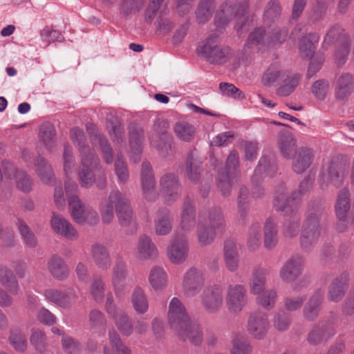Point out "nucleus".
Segmentation results:
<instances>
[{
  "label": "nucleus",
  "instance_id": "28",
  "mask_svg": "<svg viewBox=\"0 0 354 354\" xmlns=\"http://www.w3.org/2000/svg\"><path fill=\"white\" fill-rule=\"evenodd\" d=\"M268 274L269 270L266 268L256 267L252 270L248 284L251 294L260 295L266 290V277Z\"/></svg>",
  "mask_w": 354,
  "mask_h": 354
},
{
  "label": "nucleus",
  "instance_id": "1",
  "mask_svg": "<svg viewBox=\"0 0 354 354\" xmlns=\"http://www.w3.org/2000/svg\"><path fill=\"white\" fill-rule=\"evenodd\" d=\"M169 323L183 341L189 340L194 345H199L203 335L199 325L192 322L183 304L177 297H173L169 305Z\"/></svg>",
  "mask_w": 354,
  "mask_h": 354
},
{
  "label": "nucleus",
  "instance_id": "61",
  "mask_svg": "<svg viewBox=\"0 0 354 354\" xmlns=\"http://www.w3.org/2000/svg\"><path fill=\"white\" fill-rule=\"evenodd\" d=\"M201 165L199 161L189 156L186 161V174L192 182H197L201 174Z\"/></svg>",
  "mask_w": 354,
  "mask_h": 354
},
{
  "label": "nucleus",
  "instance_id": "23",
  "mask_svg": "<svg viewBox=\"0 0 354 354\" xmlns=\"http://www.w3.org/2000/svg\"><path fill=\"white\" fill-rule=\"evenodd\" d=\"M354 92V75L344 72L340 74L335 84V97L339 100H347Z\"/></svg>",
  "mask_w": 354,
  "mask_h": 354
},
{
  "label": "nucleus",
  "instance_id": "52",
  "mask_svg": "<svg viewBox=\"0 0 354 354\" xmlns=\"http://www.w3.org/2000/svg\"><path fill=\"white\" fill-rule=\"evenodd\" d=\"M149 282L156 290L164 288L167 283L166 272L160 267L152 268L149 274Z\"/></svg>",
  "mask_w": 354,
  "mask_h": 354
},
{
  "label": "nucleus",
  "instance_id": "32",
  "mask_svg": "<svg viewBox=\"0 0 354 354\" xmlns=\"http://www.w3.org/2000/svg\"><path fill=\"white\" fill-rule=\"evenodd\" d=\"M35 171L42 183L50 185L55 180L53 169L49 162L43 157L35 160Z\"/></svg>",
  "mask_w": 354,
  "mask_h": 354
},
{
  "label": "nucleus",
  "instance_id": "21",
  "mask_svg": "<svg viewBox=\"0 0 354 354\" xmlns=\"http://www.w3.org/2000/svg\"><path fill=\"white\" fill-rule=\"evenodd\" d=\"M196 207L194 201L186 197L181 207L179 227L184 232H191L196 226Z\"/></svg>",
  "mask_w": 354,
  "mask_h": 354
},
{
  "label": "nucleus",
  "instance_id": "60",
  "mask_svg": "<svg viewBox=\"0 0 354 354\" xmlns=\"http://www.w3.org/2000/svg\"><path fill=\"white\" fill-rule=\"evenodd\" d=\"M108 335L110 344L116 354H131V350L122 342L114 328L109 330Z\"/></svg>",
  "mask_w": 354,
  "mask_h": 354
},
{
  "label": "nucleus",
  "instance_id": "41",
  "mask_svg": "<svg viewBox=\"0 0 354 354\" xmlns=\"http://www.w3.org/2000/svg\"><path fill=\"white\" fill-rule=\"evenodd\" d=\"M174 131L179 140L184 142H191L195 137L196 128L186 121H180L175 124Z\"/></svg>",
  "mask_w": 354,
  "mask_h": 354
},
{
  "label": "nucleus",
  "instance_id": "19",
  "mask_svg": "<svg viewBox=\"0 0 354 354\" xmlns=\"http://www.w3.org/2000/svg\"><path fill=\"white\" fill-rule=\"evenodd\" d=\"M304 261L299 254L290 257L281 267L279 276L284 282H292L296 280L302 273Z\"/></svg>",
  "mask_w": 354,
  "mask_h": 354
},
{
  "label": "nucleus",
  "instance_id": "40",
  "mask_svg": "<svg viewBox=\"0 0 354 354\" xmlns=\"http://www.w3.org/2000/svg\"><path fill=\"white\" fill-rule=\"evenodd\" d=\"M277 223L272 218L266 220L264 224L263 237L264 246L267 249L274 248L278 243Z\"/></svg>",
  "mask_w": 354,
  "mask_h": 354
},
{
  "label": "nucleus",
  "instance_id": "22",
  "mask_svg": "<svg viewBox=\"0 0 354 354\" xmlns=\"http://www.w3.org/2000/svg\"><path fill=\"white\" fill-rule=\"evenodd\" d=\"M315 158L314 151L307 147H301L294 154L292 162V169L297 174L305 172L312 165Z\"/></svg>",
  "mask_w": 354,
  "mask_h": 354
},
{
  "label": "nucleus",
  "instance_id": "25",
  "mask_svg": "<svg viewBox=\"0 0 354 354\" xmlns=\"http://www.w3.org/2000/svg\"><path fill=\"white\" fill-rule=\"evenodd\" d=\"M334 334L335 330L330 322H319L309 333L308 341L313 345L320 344L326 342Z\"/></svg>",
  "mask_w": 354,
  "mask_h": 354
},
{
  "label": "nucleus",
  "instance_id": "55",
  "mask_svg": "<svg viewBox=\"0 0 354 354\" xmlns=\"http://www.w3.org/2000/svg\"><path fill=\"white\" fill-rule=\"evenodd\" d=\"M8 341L18 352H24L27 348L26 336L21 329L14 328L10 330Z\"/></svg>",
  "mask_w": 354,
  "mask_h": 354
},
{
  "label": "nucleus",
  "instance_id": "31",
  "mask_svg": "<svg viewBox=\"0 0 354 354\" xmlns=\"http://www.w3.org/2000/svg\"><path fill=\"white\" fill-rule=\"evenodd\" d=\"M135 254L138 259L145 260L155 257L158 250L151 238L143 234L138 239Z\"/></svg>",
  "mask_w": 354,
  "mask_h": 354
},
{
  "label": "nucleus",
  "instance_id": "39",
  "mask_svg": "<svg viewBox=\"0 0 354 354\" xmlns=\"http://www.w3.org/2000/svg\"><path fill=\"white\" fill-rule=\"evenodd\" d=\"M351 209L350 192L348 189H341L337 197L335 205V215L337 217L348 216Z\"/></svg>",
  "mask_w": 354,
  "mask_h": 354
},
{
  "label": "nucleus",
  "instance_id": "3",
  "mask_svg": "<svg viewBox=\"0 0 354 354\" xmlns=\"http://www.w3.org/2000/svg\"><path fill=\"white\" fill-rule=\"evenodd\" d=\"M313 180L310 178H304L298 189L291 194H288L283 184L280 185L276 189L274 199V207L277 211L286 213H292L299 208L301 196L310 190Z\"/></svg>",
  "mask_w": 354,
  "mask_h": 354
},
{
  "label": "nucleus",
  "instance_id": "38",
  "mask_svg": "<svg viewBox=\"0 0 354 354\" xmlns=\"http://www.w3.org/2000/svg\"><path fill=\"white\" fill-rule=\"evenodd\" d=\"M127 275V270L125 263L122 260L117 259L112 269L111 277L112 283L116 294L122 290Z\"/></svg>",
  "mask_w": 354,
  "mask_h": 354
},
{
  "label": "nucleus",
  "instance_id": "56",
  "mask_svg": "<svg viewBox=\"0 0 354 354\" xmlns=\"http://www.w3.org/2000/svg\"><path fill=\"white\" fill-rule=\"evenodd\" d=\"M297 211L292 213H286V215H291L292 218L286 221L283 227V234L288 239H292L297 236L300 227L299 221L300 218L296 214Z\"/></svg>",
  "mask_w": 354,
  "mask_h": 354
},
{
  "label": "nucleus",
  "instance_id": "14",
  "mask_svg": "<svg viewBox=\"0 0 354 354\" xmlns=\"http://www.w3.org/2000/svg\"><path fill=\"white\" fill-rule=\"evenodd\" d=\"M160 187L165 202L171 205L181 195V187L178 177L171 173L164 174L160 179Z\"/></svg>",
  "mask_w": 354,
  "mask_h": 354
},
{
  "label": "nucleus",
  "instance_id": "6",
  "mask_svg": "<svg viewBox=\"0 0 354 354\" xmlns=\"http://www.w3.org/2000/svg\"><path fill=\"white\" fill-rule=\"evenodd\" d=\"M197 52L210 64H222L232 57V50L228 46H222L219 42L218 36L211 34L197 48Z\"/></svg>",
  "mask_w": 354,
  "mask_h": 354
},
{
  "label": "nucleus",
  "instance_id": "43",
  "mask_svg": "<svg viewBox=\"0 0 354 354\" xmlns=\"http://www.w3.org/2000/svg\"><path fill=\"white\" fill-rule=\"evenodd\" d=\"M318 40V37L314 34H308L301 39L299 49L302 58L309 59L313 57L315 50V44Z\"/></svg>",
  "mask_w": 354,
  "mask_h": 354
},
{
  "label": "nucleus",
  "instance_id": "44",
  "mask_svg": "<svg viewBox=\"0 0 354 354\" xmlns=\"http://www.w3.org/2000/svg\"><path fill=\"white\" fill-rule=\"evenodd\" d=\"M271 166L270 160L267 157H262L259 162V165L254 170V174L252 177V181L257 187L253 191V194L256 197H259L263 194L262 188L258 187V183L262 178L263 173L268 174V169Z\"/></svg>",
  "mask_w": 354,
  "mask_h": 354
},
{
  "label": "nucleus",
  "instance_id": "62",
  "mask_svg": "<svg viewBox=\"0 0 354 354\" xmlns=\"http://www.w3.org/2000/svg\"><path fill=\"white\" fill-rule=\"evenodd\" d=\"M64 171L67 178L72 176L75 167V159L73 156V149L69 145H65L63 152Z\"/></svg>",
  "mask_w": 354,
  "mask_h": 354
},
{
  "label": "nucleus",
  "instance_id": "35",
  "mask_svg": "<svg viewBox=\"0 0 354 354\" xmlns=\"http://www.w3.org/2000/svg\"><path fill=\"white\" fill-rule=\"evenodd\" d=\"M0 284L11 295H17L19 285L13 271L4 265H0Z\"/></svg>",
  "mask_w": 354,
  "mask_h": 354
},
{
  "label": "nucleus",
  "instance_id": "46",
  "mask_svg": "<svg viewBox=\"0 0 354 354\" xmlns=\"http://www.w3.org/2000/svg\"><path fill=\"white\" fill-rule=\"evenodd\" d=\"M39 136L41 142L49 150L55 145L56 131L50 122H44L39 127Z\"/></svg>",
  "mask_w": 354,
  "mask_h": 354
},
{
  "label": "nucleus",
  "instance_id": "15",
  "mask_svg": "<svg viewBox=\"0 0 354 354\" xmlns=\"http://www.w3.org/2000/svg\"><path fill=\"white\" fill-rule=\"evenodd\" d=\"M269 327L270 322L265 313L256 311L249 316L247 324L248 331L255 339L264 338Z\"/></svg>",
  "mask_w": 354,
  "mask_h": 354
},
{
  "label": "nucleus",
  "instance_id": "11",
  "mask_svg": "<svg viewBox=\"0 0 354 354\" xmlns=\"http://www.w3.org/2000/svg\"><path fill=\"white\" fill-rule=\"evenodd\" d=\"M189 254V242L184 233L176 232L167 250V256L170 261L180 264L185 261Z\"/></svg>",
  "mask_w": 354,
  "mask_h": 354
},
{
  "label": "nucleus",
  "instance_id": "8",
  "mask_svg": "<svg viewBox=\"0 0 354 354\" xmlns=\"http://www.w3.org/2000/svg\"><path fill=\"white\" fill-rule=\"evenodd\" d=\"M205 276L199 268L192 267L185 273L182 281V290L186 297L192 298L198 295L203 289Z\"/></svg>",
  "mask_w": 354,
  "mask_h": 354
},
{
  "label": "nucleus",
  "instance_id": "54",
  "mask_svg": "<svg viewBox=\"0 0 354 354\" xmlns=\"http://www.w3.org/2000/svg\"><path fill=\"white\" fill-rule=\"evenodd\" d=\"M207 221V225L216 231H222L225 225V221L221 209L218 207L209 210Z\"/></svg>",
  "mask_w": 354,
  "mask_h": 354
},
{
  "label": "nucleus",
  "instance_id": "13",
  "mask_svg": "<svg viewBox=\"0 0 354 354\" xmlns=\"http://www.w3.org/2000/svg\"><path fill=\"white\" fill-rule=\"evenodd\" d=\"M348 169L349 165L346 162L332 161L328 167L327 174H323L322 176L320 181L322 188L325 189L327 187V183H325V178H327V182L335 187H341L344 184Z\"/></svg>",
  "mask_w": 354,
  "mask_h": 354
},
{
  "label": "nucleus",
  "instance_id": "48",
  "mask_svg": "<svg viewBox=\"0 0 354 354\" xmlns=\"http://www.w3.org/2000/svg\"><path fill=\"white\" fill-rule=\"evenodd\" d=\"M216 3L200 0L195 12L196 19L198 24H204L208 21L212 17L215 10Z\"/></svg>",
  "mask_w": 354,
  "mask_h": 354
},
{
  "label": "nucleus",
  "instance_id": "2",
  "mask_svg": "<svg viewBox=\"0 0 354 354\" xmlns=\"http://www.w3.org/2000/svg\"><path fill=\"white\" fill-rule=\"evenodd\" d=\"M324 214L325 207L322 200L313 201L309 203L300 236L303 250L309 252L317 244L322 232L320 222Z\"/></svg>",
  "mask_w": 354,
  "mask_h": 354
},
{
  "label": "nucleus",
  "instance_id": "34",
  "mask_svg": "<svg viewBox=\"0 0 354 354\" xmlns=\"http://www.w3.org/2000/svg\"><path fill=\"white\" fill-rule=\"evenodd\" d=\"M47 267L50 274L58 280H64L68 277V268L64 259L58 255L55 254L50 258Z\"/></svg>",
  "mask_w": 354,
  "mask_h": 354
},
{
  "label": "nucleus",
  "instance_id": "16",
  "mask_svg": "<svg viewBox=\"0 0 354 354\" xmlns=\"http://www.w3.org/2000/svg\"><path fill=\"white\" fill-rule=\"evenodd\" d=\"M86 130L93 146L100 149L102 158L106 164H111L113 162V149L108 140L104 136L99 133L96 126L93 124H87Z\"/></svg>",
  "mask_w": 354,
  "mask_h": 354
},
{
  "label": "nucleus",
  "instance_id": "29",
  "mask_svg": "<svg viewBox=\"0 0 354 354\" xmlns=\"http://www.w3.org/2000/svg\"><path fill=\"white\" fill-rule=\"evenodd\" d=\"M46 299L58 306L68 308L77 299L74 292L64 293L56 289H47L44 292Z\"/></svg>",
  "mask_w": 354,
  "mask_h": 354
},
{
  "label": "nucleus",
  "instance_id": "12",
  "mask_svg": "<svg viewBox=\"0 0 354 354\" xmlns=\"http://www.w3.org/2000/svg\"><path fill=\"white\" fill-rule=\"evenodd\" d=\"M226 306L230 313L237 315L248 303L247 290L242 284H230L225 297Z\"/></svg>",
  "mask_w": 354,
  "mask_h": 354
},
{
  "label": "nucleus",
  "instance_id": "27",
  "mask_svg": "<svg viewBox=\"0 0 354 354\" xmlns=\"http://www.w3.org/2000/svg\"><path fill=\"white\" fill-rule=\"evenodd\" d=\"M277 147L281 156L286 159H291L298 150L297 140L289 131L279 132Z\"/></svg>",
  "mask_w": 354,
  "mask_h": 354
},
{
  "label": "nucleus",
  "instance_id": "30",
  "mask_svg": "<svg viewBox=\"0 0 354 354\" xmlns=\"http://www.w3.org/2000/svg\"><path fill=\"white\" fill-rule=\"evenodd\" d=\"M91 254L96 266L101 270H107L111 267V259L108 249L100 243L91 245Z\"/></svg>",
  "mask_w": 354,
  "mask_h": 354
},
{
  "label": "nucleus",
  "instance_id": "18",
  "mask_svg": "<svg viewBox=\"0 0 354 354\" xmlns=\"http://www.w3.org/2000/svg\"><path fill=\"white\" fill-rule=\"evenodd\" d=\"M140 181L145 198L149 201H155L158 194L156 191V180L152 167L148 162L142 164Z\"/></svg>",
  "mask_w": 354,
  "mask_h": 354
},
{
  "label": "nucleus",
  "instance_id": "47",
  "mask_svg": "<svg viewBox=\"0 0 354 354\" xmlns=\"http://www.w3.org/2000/svg\"><path fill=\"white\" fill-rule=\"evenodd\" d=\"M239 153L236 151L233 150L229 154L225 164V173L227 178H232V180H234L238 182L240 178L239 171Z\"/></svg>",
  "mask_w": 354,
  "mask_h": 354
},
{
  "label": "nucleus",
  "instance_id": "64",
  "mask_svg": "<svg viewBox=\"0 0 354 354\" xmlns=\"http://www.w3.org/2000/svg\"><path fill=\"white\" fill-rule=\"evenodd\" d=\"M114 322L116 328L123 336L129 337L133 333V326L126 313L120 315V317L115 319Z\"/></svg>",
  "mask_w": 354,
  "mask_h": 354
},
{
  "label": "nucleus",
  "instance_id": "36",
  "mask_svg": "<svg viewBox=\"0 0 354 354\" xmlns=\"http://www.w3.org/2000/svg\"><path fill=\"white\" fill-rule=\"evenodd\" d=\"M70 138L74 145L78 149L80 157H82L84 153H86L87 156L96 154L86 145L87 139L83 129L78 127L71 128L70 130Z\"/></svg>",
  "mask_w": 354,
  "mask_h": 354
},
{
  "label": "nucleus",
  "instance_id": "20",
  "mask_svg": "<svg viewBox=\"0 0 354 354\" xmlns=\"http://www.w3.org/2000/svg\"><path fill=\"white\" fill-rule=\"evenodd\" d=\"M50 227L53 231L58 235H61L66 239L75 241L79 237V234L73 225L62 216L53 212L50 221Z\"/></svg>",
  "mask_w": 354,
  "mask_h": 354
},
{
  "label": "nucleus",
  "instance_id": "4",
  "mask_svg": "<svg viewBox=\"0 0 354 354\" xmlns=\"http://www.w3.org/2000/svg\"><path fill=\"white\" fill-rule=\"evenodd\" d=\"M248 8L249 2L246 0H225L216 12L215 26L217 28H224L230 22L234 21L235 28L241 29Z\"/></svg>",
  "mask_w": 354,
  "mask_h": 354
},
{
  "label": "nucleus",
  "instance_id": "51",
  "mask_svg": "<svg viewBox=\"0 0 354 354\" xmlns=\"http://www.w3.org/2000/svg\"><path fill=\"white\" fill-rule=\"evenodd\" d=\"M88 322L91 328L98 330L104 335L107 320L104 313L98 309H93L88 314Z\"/></svg>",
  "mask_w": 354,
  "mask_h": 354
},
{
  "label": "nucleus",
  "instance_id": "37",
  "mask_svg": "<svg viewBox=\"0 0 354 354\" xmlns=\"http://www.w3.org/2000/svg\"><path fill=\"white\" fill-rule=\"evenodd\" d=\"M350 39L345 30L339 26L331 27L325 35L322 46L328 49L331 45L347 42Z\"/></svg>",
  "mask_w": 354,
  "mask_h": 354
},
{
  "label": "nucleus",
  "instance_id": "49",
  "mask_svg": "<svg viewBox=\"0 0 354 354\" xmlns=\"http://www.w3.org/2000/svg\"><path fill=\"white\" fill-rule=\"evenodd\" d=\"M281 13V7L278 0H270L263 12V19L266 25L270 26L279 19Z\"/></svg>",
  "mask_w": 354,
  "mask_h": 354
},
{
  "label": "nucleus",
  "instance_id": "7",
  "mask_svg": "<svg viewBox=\"0 0 354 354\" xmlns=\"http://www.w3.org/2000/svg\"><path fill=\"white\" fill-rule=\"evenodd\" d=\"M169 124L164 120L157 119L149 133V140L152 147L157 149L162 156H165L171 151L172 137L168 132Z\"/></svg>",
  "mask_w": 354,
  "mask_h": 354
},
{
  "label": "nucleus",
  "instance_id": "24",
  "mask_svg": "<svg viewBox=\"0 0 354 354\" xmlns=\"http://www.w3.org/2000/svg\"><path fill=\"white\" fill-rule=\"evenodd\" d=\"M173 229V218L169 209L160 208L153 219V230L157 236H167Z\"/></svg>",
  "mask_w": 354,
  "mask_h": 354
},
{
  "label": "nucleus",
  "instance_id": "17",
  "mask_svg": "<svg viewBox=\"0 0 354 354\" xmlns=\"http://www.w3.org/2000/svg\"><path fill=\"white\" fill-rule=\"evenodd\" d=\"M349 283L350 276L347 272H342L334 278L328 288V301L333 303L340 302L347 292Z\"/></svg>",
  "mask_w": 354,
  "mask_h": 354
},
{
  "label": "nucleus",
  "instance_id": "9",
  "mask_svg": "<svg viewBox=\"0 0 354 354\" xmlns=\"http://www.w3.org/2000/svg\"><path fill=\"white\" fill-rule=\"evenodd\" d=\"M129 205H130V202L124 194L119 190H113L105 203L100 206L102 221L109 224L114 218V209L118 212L126 208Z\"/></svg>",
  "mask_w": 354,
  "mask_h": 354
},
{
  "label": "nucleus",
  "instance_id": "45",
  "mask_svg": "<svg viewBox=\"0 0 354 354\" xmlns=\"http://www.w3.org/2000/svg\"><path fill=\"white\" fill-rule=\"evenodd\" d=\"M131 304L138 314H145L149 308V302L145 291L140 287L134 288L131 295Z\"/></svg>",
  "mask_w": 354,
  "mask_h": 354
},
{
  "label": "nucleus",
  "instance_id": "10",
  "mask_svg": "<svg viewBox=\"0 0 354 354\" xmlns=\"http://www.w3.org/2000/svg\"><path fill=\"white\" fill-rule=\"evenodd\" d=\"M201 306L207 313L219 311L223 304V290L218 285H211L203 289L200 295Z\"/></svg>",
  "mask_w": 354,
  "mask_h": 354
},
{
  "label": "nucleus",
  "instance_id": "53",
  "mask_svg": "<svg viewBox=\"0 0 354 354\" xmlns=\"http://www.w3.org/2000/svg\"><path fill=\"white\" fill-rule=\"evenodd\" d=\"M105 284L103 279L100 275L93 277L90 285V294L93 300L97 303H102L104 298Z\"/></svg>",
  "mask_w": 354,
  "mask_h": 354
},
{
  "label": "nucleus",
  "instance_id": "5",
  "mask_svg": "<svg viewBox=\"0 0 354 354\" xmlns=\"http://www.w3.org/2000/svg\"><path fill=\"white\" fill-rule=\"evenodd\" d=\"M81 162L78 169V181L83 188H90L95 183L99 189H104L106 185V175L104 169H98L97 174H94L100 165L97 154L87 156L84 153L80 157Z\"/></svg>",
  "mask_w": 354,
  "mask_h": 354
},
{
  "label": "nucleus",
  "instance_id": "63",
  "mask_svg": "<svg viewBox=\"0 0 354 354\" xmlns=\"http://www.w3.org/2000/svg\"><path fill=\"white\" fill-rule=\"evenodd\" d=\"M17 225L25 244L29 248H35L37 241L28 225L24 221L19 219Z\"/></svg>",
  "mask_w": 354,
  "mask_h": 354
},
{
  "label": "nucleus",
  "instance_id": "50",
  "mask_svg": "<svg viewBox=\"0 0 354 354\" xmlns=\"http://www.w3.org/2000/svg\"><path fill=\"white\" fill-rule=\"evenodd\" d=\"M129 129L131 149L134 153L139 154L142 151L144 131L135 124L130 125Z\"/></svg>",
  "mask_w": 354,
  "mask_h": 354
},
{
  "label": "nucleus",
  "instance_id": "57",
  "mask_svg": "<svg viewBox=\"0 0 354 354\" xmlns=\"http://www.w3.org/2000/svg\"><path fill=\"white\" fill-rule=\"evenodd\" d=\"M257 303L266 310L274 308L277 299V292L273 289L263 290L260 295H257Z\"/></svg>",
  "mask_w": 354,
  "mask_h": 354
},
{
  "label": "nucleus",
  "instance_id": "26",
  "mask_svg": "<svg viewBox=\"0 0 354 354\" xmlns=\"http://www.w3.org/2000/svg\"><path fill=\"white\" fill-rule=\"evenodd\" d=\"M223 253L226 269L231 272H236L240 266V255L237 245L231 240L225 241Z\"/></svg>",
  "mask_w": 354,
  "mask_h": 354
},
{
  "label": "nucleus",
  "instance_id": "58",
  "mask_svg": "<svg viewBox=\"0 0 354 354\" xmlns=\"http://www.w3.org/2000/svg\"><path fill=\"white\" fill-rule=\"evenodd\" d=\"M69 209L73 220L78 223L77 217H82L88 209L77 195H72L68 199Z\"/></svg>",
  "mask_w": 354,
  "mask_h": 354
},
{
  "label": "nucleus",
  "instance_id": "42",
  "mask_svg": "<svg viewBox=\"0 0 354 354\" xmlns=\"http://www.w3.org/2000/svg\"><path fill=\"white\" fill-rule=\"evenodd\" d=\"M216 230L209 227L207 223L200 221L197 225L196 236L201 246L210 245L214 240Z\"/></svg>",
  "mask_w": 354,
  "mask_h": 354
},
{
  "label": "nucleus",
  "instance_id": "59",
  "mask_svg": "<svg viewBox=\"0 0 354 354\" xmlns=\"http://www.w3.org/2000/svg\"><path fill=\"white\" fill-rule=\"evenodd\" d=\"M261 225L259 223H253L248 231L247 246L250 251H256L261 243Z\"/></svg>",
  "mask_w": 354,
  "mask_h": 354
},
{
  "label": "nucleus",
  "instance_id": "33",
  "mask_svg": "<svg viewBox=\"0 0 354 354\" xmlns=\"http://www.w3.org/2000/svg\"><path fill=\"white\" fill-rule=\"evenodd\" d=\"M323 295V292L317 290L310 297L303 309V315L306 319L313 321L318 317Z\"/></svg>",
  "mask_w": 354,
  "mask_h": 354
}]
</instances>
